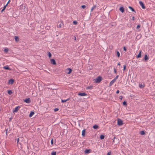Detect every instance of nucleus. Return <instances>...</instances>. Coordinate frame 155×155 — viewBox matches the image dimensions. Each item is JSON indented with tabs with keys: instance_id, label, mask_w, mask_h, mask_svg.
<instances>
[{
	"instance_id": "412c9836",
	"label": "nucleus",
	"mask_w": 155,
	"mask_h": 155,
	"mask_svg": "<svg viewBox=\"0 0 155 155\" xmlns=\"http://www.w3.org/2000/svg\"><path fill=\"white\" fill-rule=\"evenodd\" d=\"M120 10L123 13L124 12V8L123 7H120Z\"/></svg>"
},
{
	"instance_id": "7c9ffc66",
	"label": "nucleus",
	"mask_w": 155,
	"mask_h": 155,
	"mask_svg": "<svg viewBox=\"0 0 155 155\" xmlns=\"http://www.w3.org/2000/svg\"><path fill=\"white\" fill-rule=\"evenodd\" d=\"M139 86L140 88H142L144 87V86L142 84H139Z\"/></svg>"
},
{
	"instance_id": "1a4fd4ad",
	"label": "nucleus",
	"mask_w": 155,
	"mask_h": 155,
	"mask_svg": "<svg viewBox=\"0 0 155 155\" xmlns=\"http://www.w3.org/2000/svg\"><path fill=\"white\" fill-rule=\"evenodd\" d=\"M115 81H116L115 80H114L113 79L110 82L109 84V85L110 86L112 85Z\"/></svg>"
},
{
	"instance_id": "f03ea898",
	"label": "nucleus",
	"mask_w": 155,
	"mask_h": 155,
	"mask_svg": "<svg viewBox=\"0 0 155 155\" xmlns=\"http://www.w3.org/2000/svg\"><path fill=\"white\" fill-rule=\"evenodd\" d=\"M63 25V23L62 21H59L57 24V27L58 28H61V26H62Z\"/></svg>"
},
{
	"instance_id": "ddd939ff",
	"label": "nucleus",
	"mask_w": 155,
	"mask_h": 155,
	"mask_svg": "<svg viewBox=\"0 0 155 155\" xmlns=\"http://www.w3.org/2000/svg\"><path fill=\"white\" fill-rule=\"evenodd\" d=\"M3 68L4 69H5L8 70H11V69L9 68L8 66L7 65L4 66L3 67Z\"/></svg>"
},
{
	"instance_id": "0eeeda50",
	"label": "nucleus",
	"mask_w": 155,
	"mask_h": 155,
	"mask_svg": "<svg viewBox=\"0 0 155 155\" xmlns=\"http://www.w3.org/2000/svg\"><path fill=\"white\" fill-rule=\"evenodd\" d=\"M78 95L81 96H87V94L84 93H78Z\"/></svg>"
},
{
	"instance_id": "4468645a",
	"label": "nucleus",
	"mask_w": 155,
	"mask_h": 155,
	"mask_svg": "<svg viewBox=\"0 0 155 155\" xmlns=\"http://www.w3.org/2000/svg\"><path fill=\"white\" fill-rule=\"evenodd\" d=\"M141 52L142 51H139V53L138 54L137 56V58H140L141 56Z\"/></svg>"
},
{
	"instance_id": "a878e982",
	"label": "nucleus",
	"mask_w": 155,
	"mask_h": 155,
	"mask_svg": "<svg viewBox=\"0 0 155 155\" xmlns=\"http://www.w3.org/2000/svg\"><path fill=\"white\" fill-rule=\"evenodd\" d=\"M129 8L131 10L133 11V12H135V10H134V9L131 7L130 6H129Z\"/></svg>"
},
{
	"instance_id": "72a5a7b5",
	"label": "nucleus",
	"mask_w": 155,
	"mask_h": 155,
	"mask_svg": "<svg viewBox=\"0 0 155 155\" xmlns=\"http://www.w3.org/2000/svg\"><path fill=\"white\" fill-rule=\"evenodd\" d=\"M117 56H118V57H119L120 56V54L118 51H117Z\"/></svg>"
},
{
	"instance_id": "393cba45",
	"label": "nucleus",
	"mask_w": 155,
	"mask_h": 155,
	"mask_svg": "<svg viewBox=\"0 0 155 155\" xmlns=\"http://www.w3.org/2000/svg\"><path fill=\"white\" fill-rule=\"evenodd\" d=\"M8 93L9 94L11 95L12 93V92L11 90H8Z\"/></svg>"
},
{
	"instance_id": "58836bf2",
	"label": "nucleus",
	"mask_w": 155,
	"mask_h": 155,
	"mask_svg": "<svg viewBox=\"0 0 155 155\" xmlns=\"http://www.w3.org/2000/svg\"><path fill=\"white\" fill-rule=\"evenodd\" d=\"M140 28V26L139 25H138L137 27V29H139Z\"/></svg>"
},
{
	"instance_id": "39448f33",
	"label": "nucleus",
	"mask_w": 155,
	"mask_h": 155,
	"mask_svg": "<svg viewBox=\"0 0 155 155\" xmlns=\"http://www.w3.org/2000/svg\"><path fill=\"white\" fill-rule=\"evenodd\" d=\"M50 62L53 65H56V62L55 60L53 59H50Z\"/></svg>"
},
{
	"instance_id": "9b49d317",
	"label": "nucleus",
	"mask_w": 155,
	"mask_h": 155,
	"mask_svg": "<svg viewBox=\"0 0 155 155\" xmlns=\"http://www.w3.org/2000/svg\"><path fill=\"white\" fill-rule=\"evenodd\" d=\"M14 80L13 79H10L9 80V81H8V83L9 84H12L14 83Z\"/></svg>"
},
{
	"instance_id": "37998d69",
	"label": "nucleus",
	"mask_w": 155,
	"mask_h": 155,
	"mask_svg": "<svg viewBox=\"0 0 155 155\" xmlns=\"http://www.w3.org/2000/svg\"><path fill=\"white\" fill-rule=\"evenodd\" d=\"M6 6L5 5V6H4V7H3V9H5H5L6 8Z\"/></svg>"
},
{
	"instance_id": "13d9d810",
	"label": "nucleus",
	"mask_w": 155,
	"mask_h": 155,
	"mask_svg": "<svg viewBox=\"0 0 155 155\" xmlns=\"http://www.w3.org/2000/svg\"><path fill=\"white\" fill-rule=\"evenodd\" d=\"M8 4H7V3L6 4V5H5V6H7V5H8Z\"/></svg>"
},
{
	"instance_id": "f704fd0d",
	"label": "nucleus",
	"mask_w": 155,
	"mask_h": 155,
	"mask_svg": "<svg viewBox=\"0 0 155 155\" xmlns=\"http://www.w3.org/2000/svg\"><path fill=\"white\" fill-rule=\"evenodd\" d=\"M118 77V75H117L114 79L115 80V81H116V80L117 79Z\"/></svg>"
},
{
	"instance_id": "b1692460",
	"label": "nucleus",
	"mask_w": 155,
	"mask_h": 155,
	"mask_svg": "<svg viewBox=\"0 0 155 155\" xmlns=\"http://www.w3.org/2000/svg\"><path fill=\"white\" fill-rule=\"evenodd\" d=\"M123 105L125 106H127V102L124 101L123 103Z\"/></svg>"
},
{
	"instance_id": "7ed1b4c3",
	"label": "nucleus",
	"mask_w": 155,
	"mask_h": 155,
	"mask_svg": "<svg viewBox=\"0 0 155 155\" xmlns=\"http://www.w3.org/2000/svg\"><path fill=\"white\" fill-rule=\"evenodd\" d=\"M117 124L119 126H121L123 124V121L120 119H118Z\"/></svg>"
},
{
	"instance_id": "c9c22d12",
	"label": "nucleus",
	"mask_w": 155,
	"mask_h": 155,
	"mask_svg": "<svg viewBox=\"0 0 155 155\" xmlns=\"http://www.w3.org/2000/svg\"><path fill=\"white\" fill-rule=\"evenodd\" d=\"M126 67V66L125 65H124V68H123V71H124L125 70Z\"/></svg>"
},
{
	"instance_id": "a211bd4d",
	"label": "nucleus",
	"mask_w": 155,
	"mask_h": 155,
	"mask_svg": "<svg viewBox=\"0 0 155 155\" xmlns=\"http://www.w3.org/2000/svg\"><path fill=\"white\" fill-rule=\"evenodd\" d=\"M14 38L16 41H19V39L17 36H15L14 37Z\"/></svg>"
},
{
	"instance_id": "aec40b11",
	"label": "nucleus",
	"mask_w": 155,
	"mask_h": 155,
	"mask_svg": "<svg viewBox=\"0 0 155 155\" xmlns=\"http://www.w3.org/2000/svg\"><path fill=\"white\" fill-rule=\"evenodd\" d=\"M93 128L94 129H97L98 128V126L97 125H95L93 126Z\"/></svg>"
},
{
	"instance_id": "dca6fc26",
	"label": "nucleus",
	"mask_w": 155,
	"mask_h": 155,
	"mask_svg": "<svg viewBox=\"0 0 155 155\" xmlns=\"http://www.w3.org/2000/svg\"><path fill=\"white\" fill-rule=\"evenodd\" d=\"M69 99H70V98H68L66 100H61V102L62 103L66 102L67 101H69Z\"/></svg>"
},
{
	"instance_id": "2f4dec72",
	"label": "nucleus",
	"mask_w": 155,
	"mask_h": 155,
	"mask_svg": "<svg viewBox=\"0 0 155 155\" xmlns=\"http://www.w3.org/2000/svg\"><path fill=\"white\" fill-rule=\"evenodd\" d=\"M54 143V140L53 139H52L51 141V145H53V144Z\"/></svg>"
},
{
	"instance_id": "cd10ccee",
	"label": "nucleus",
	"mask_w": 155,
	"mask_h": 155,
	"mask_svg": "<svg viewBox=\"0 0 155 155\" xmlns=\"http://www.w3.org/2000/svg\"><path fill=\"white\" fill-rule=\"evenodd\" d=\"M56 152L53 151L51 153V155H56Z\"/></svg>"
},
{
	"instance_id": "2eb2a0df",
	"label": "nucleus",
	"mask_w": 155,
	"mask_h": 155,
	"mask_svg": "<svg viewBox=\"0 0 155 155\" xmlns=\"http://www.w3.org/2000/svg\"><path fill=\"white\" fill-rule=\"evenodd\" d=\"M34 112L31 111L29 114V117H31L34 114Z\"/></svg>"
},
{
	"instance_id": "9d476101",
	"label": "nucleus",
	"mask_w": 155,
	"mask_h": 155,
	"mask_svg": "<svg viewBox=\"0 0 155 155\" xmlns=\"http://www.w3.org/2000/svg\"><path fill=\"white\" fill-rule=\"evenodd\" d=\"M66 70L68 71L67 72V73L68 74H70L71 73V71H72L71 69L70 68H68Z\"/></svg>"
},
{
	"instance_id": "49530a36",
	"label": "nucleus",
	"mask_w": 155,
	"mask_h": 155,
	"mask_svg": "<svg viewBox=\"0 0 155 155\" xmlns=\"http://www.w3.org/2000/svg\"><path fill=\"white\" fill-rule=\"evenodd\" d=\"M5 10V9H2V10L1 11V12H3V11Z\"/></svg>"
},
{
	"instance_id": "79ce46f5",
	"label": "nucleus",
	"mask_w": 155,
	"mask_h": 155,
	"mask_svg": "<svg viewBox=\"0 0 155 155\" xmlns=\"http://www.w3.org/2000/svg\"><path fill=\"white\" fill-rule=\"evenodd\" d=\"M134 19H135V18H134V17L133 16L132 17V20H134Z\"/></svg>"
},
{
	"instance_id": "6e6552de",
	"label": "nucleus",
	"mask_w": 155,
	"mask_h": 155,
	"mask_svg": "<svg viewBox=\"0 0 155 155\" xmlns=\"http://www.w3.org/2000/svg\"><path fill=\"white\" fill-rule=\"evenodd\" d=\"M24 101L25 103L29 104L30 103L31 101H30V98H28L26 99L25 100H24Z\"/></svg>"
},
{
	"instance_id": "423d86ee",
	"label": "nucleus",
	"mask_w": 155,
	"mask_h": 155,
	"mask_svg": "<svg viewBox=\"0 0 155 155\" xmlns=\"http://www.w3.org/2000/svg\"><path fill=\"white\" fill-rule=\"evenodd\" d=\"M139 3L140 5L141 6L142 8L144 9L145 8V7L144 6V5L142 1H140L139 2Z\"/></svg>"
},
{
	"instance_id": "4d7b16f0",
	"label": "nucleus",
	"mask_w": 155,
	"mask_h": 155,
	"mask_svg": "<svg viewBox=\"0 0 155 155\" xmlns=\"http://www.w3.org/2000/svg\"><path fill=\"white\" fill-rule=\"evenodd\" d=\"M9 1H10V0H9L8 1V2L7 3V4H8V3H9Z\"/></svg>"
},
{
	"instance_id": "4be33fe9",
	"label": "nucleus",
	"mask_w": 155,
	"mask_h": 155,
	"mask_svg": "<svg viewBox=\"0 0 155 155\" xmlns=\"http://www.w3.org/2000/svg\"><path fill=\"white\" fill-rule=\"evenodd\" d=\"M140 133L141 135H144L145 134V133L144 130H142L140 131Z\"/></svg>"
},
{
	"instance_id": "c85d7f7f",
	"label": "nucleus",
	"mask_w": 155,
	"mask_h": 155,
	"mask_svg": "<svg viewBox=\"0 0 155 155\" xmlns=\"http://www.w3.org/2000/svg\"><path fill=\"white\" fill-rule=\"evenodd\" d=\"M48 56L49 57L51 58V54L49 52H48Z\"/></svg>"
},
{
	"instance_id": "4c0bfd02",
	"label": "nucleus",
	"mask_w": 155,
	"mask_h": 155,
	"mask_svg": "<svg viewBox=\"0 0 155 155\" xmlns=\"http://www.w3.org/2000/svg\"><path fill=\"white\" fill-rule=\"evenodd\" d=\"M8 50L7 49H5L4 50V51L5 52H8Z\"/></svg>"
},
{
	"instance_id": "a18cd8bd",
	"label": "nucleus",
	"mask_w": 155,
	"mask_h": 155,
	"mask_svg": "<svg viewBox=\"0 0 155 155\" xmlns=\"http://www.w3.org/2000/svg\"><path fill=\"white\" fill-rule=\"evenodd\" d=\"M8 130V129H7L6 130V135L7 134V132Z\"/></svg>"
},
{
	"instance_id": "c756f323",
	"label": "nucleus",
	"mask_w": 155,
	"mask_h": 155,
	"mask_svg": "<svg viewBox=\"0 0 155 155\" xmlns=\"http://www.w3.org/2000/svg\"><path fill=\"white\" fill-rule=\"evenodd\" d=\"M73 23L75 25H76L77 24L78 22H77L76 21H74L73 22Z\"/></svg>"
},
{
	"instance_id": "8fccbe9b",
	"label": "nucleus",
	"mask_w": 155,
	"mask_h": 155,
	"mask_svg": "<svg viewBox=\"0 0 155 155\" xmlns=\"http://www.w3.org/2000/svg\"><path fill=\"white\" fill-rule=\"evenodd\" d=\"M12 119V118H9V121H11Z\"/></svg>"
},
{
	"instance_id": "603ef678",
	"label": "nucleus",
	"mask_w": 155,
	"mask_h": 155,
	"mask_svg": "<svg viewBox=\"0 0 155 155\" xmlns=\"http://www.w3.org/2000/svg\"><path fill=\"white\" fill-rule=\"evenodd\" d=\"M115 139H117V138L114 137L113 139L115 140Z\"/></svg>"
},
{
	"instance_id": "f3484780",
	"label": "nucleus",
	"mask_w": 155,
	"mask_h": 155,
	"mask_svg": "<svg viewBox=\"0 0 155 155\" xmlns=\"http://www.w3.org/2000/svg\"><path fill=\"white\" fill-rule=\"evenodd\" d=\"M84 152L85 153H88L90 152V150L89 149H86L84 151Z\"/></svg>"
},
{
	"instance_id": "e433bc0d",
	"label": "nucleus",
	"mask_w": 155,
	"mask_h": 155,
	"mask_svg": "<svg viewBox=\"0 0 155 155\" xmlns=\"http://www.w3.org/2000/svg\"><path fill=\"white\" fill-rule=\"evenodd\" d=\"M81 7L83 8L84 9V8H85L86 7V6L85 5H83L81 6Z\"/></svg>"
},
{
	"instance_id": "bb28decb",
	"label": "nucleus",
	"mask_w": 155,
	"mask_h": 155,
	"mask_svg": "<svg viewBox=\"0 0 155 155\" xmlns=\"http://www.w3.org/2000/svg\"><path fill=\"white\" fill-rule=\"evenodd\" d=\"M144 59L145 60H147L148 59V57L147 55H145L144 57Z\"/></svg>"
},
{
	"instance_id": "f8f14e48",
	"label": "nucleus",
	"mask_w": 155,
	"mask_h": 155,
	"mask_svg": "<svg viewBox=\"0 0 155 155\" xmlns=\"http://www.w3.org/2000/svg\"><path fill=\"white\" fill-rule=\"evenodd\" d=\"M85 133H86V130L84 129L82 131V135L84 137L85 135Z\"/></svg>"
},
{
	"instance_id": "864d4df0",
	"label": "nucleus",
	"mask_w": 155,
	"mask_h": 155,
	"mask_svg": "<svg viewBox=\"0 0 155 155\" xmlns=\"http://www.w3.org/2000/svg\"><path fill=\"white\" fill-rule=\"evenodd\" d=\"M123 98V97H119L120 99L121 100Z\"/></svg>"
},
{
	"instance_id": "a19ab883",
	"label": "nucleus",
	"mask_w": 155,
	"mask_h": 155,
	"mask_svg": "<svg viewBox=\"0 0 155 155\" xmlns=\"http://www.w3.org/2000/svg\"><path fill=\"white\" fill-rule=\"evenodd\" d=\"M123 49L125 51H126V48L125 47H124L123 48Z\"/></svg>"
},
{
	"instance_id": "c03bdc74",
	"label": "nucleus",
	"mask_w": 155,
	"mask_h": 155,
	"mask_svg": "<svg viewBox=\"0 0 155 155\" xmlns=\"http://www.w3.org/2000/svg\"><path fill=\"white\" fill-rule=\"evenodd\" d=\"M116 93L117 94H118L119 93V90H117L116 91Z\"/></svg>"
},
{
	"instance_id": "473e14b6",
	"label": "nucleus",
	"mask_w": 155,
	"mask_h": 155,
	"mask_svg": "<svg viewBox=\"0 0 155 155\" xmlns=\"http://www.w3.org/2000/svg\"><path fill=\"white\" fill-rule=\"evenodd\" d=\"M59 110V109L58 108H55L54 109V112H56Z\"/></svg>"
},
{
	"instance_id": "5701e85b",
	"label": "nucleus",
	"mask_w": 155,
	"mask_h": 155,
	"mask_svg": "<svg viewBox=\"0 0 155 155\" xmlns=\"http://www.w3.org/2000/svg\"><path fill=\"white\" fill-rule=\"evenodd\" d=\"M104 136L103 135H101L100 136V138L101 140L104 139Z\"/></svg>"
},
{
	"instance_id": "5fc2aeb1",
	"label": "nucleus",
	"mask_w": 155,
	"mask_h": 155,
	"mask_svg": "<svg viewBox=\"0 0 155 155\" xmlns=\"http://www.w3.org/2000/svg\"><path fill=\"white\" fill-rule=\"evenodd\" d=\"M120 63L119 62V63H118V64L117 65H120Z\"/></svg>"
},
{
	"instance_id": "20e7f679",
	"label": "nucleus",
	"mask_w": 155,
	"mask_h": 155,
	"mask_svg": "<svg viewBox=\"0 0 155 155\" xmlns=\"http://www.w3.org/2000/svg\"><path fill=\"white\" fill-rule=\"evenodd\" d=\"M101 81V77H98L97 78L95 79V81L96 83H99Z\"/></svg>"
},
{
	"instance_id": "3c124183",
	"label": "nucleus",
	"mask_w": 155,
	"mask_h": 155,
	"mask_svg": "<svg viewBox=\"0 0 155 155\" xmlns=\"http://www.w3.org/2000/svg\"><path fill=\"white\" fill-rule=\"evenodd\" d=\"M74 40H76V38L75 36L74 37Z\"/></svg>"
},
{
	"instance_id": "6ab92c4d",
	"label": "nucleus",
	"mask_w": 155,
	"mask_h": 155,
	"mask_svg": "<svg viewBox=\"0 0 155 155\" xmlns=\"http://www.w3.org/2000/svg\"><path fill=\"white\" fill-rule=\"evenodd\" d=\"M96 5H94L92 7L91 9V12H92L93 10L96 8Z\"/></svg>"
},
{
	"instance_id": "bf43d9fd",
	"label": "nucleus",
	"mask_w": 155,
	"mask_h": 155,
	"mask_svg": "<svg viewBox=\"0 0 155 155\" xmlns=\"http://www.w3.org/2000/svg\"><path fill=\"white\" fill-rule=\"evenodd\" d=\"M2 155H5V154H3Z\"/></svg>"
},
{
	"instance_id": "de8ad7c7",
	"label": "nucleus",
	"mask_w": 155,
	"mask_h": 155,
	"mask_svg": "<svg viewBox=\"0 0 155 155\" xmlns=\"http://www.w3.org/2000/svg\"><path fill=\"white\" fill-rule=\"evenodd\" d=\"M19 138H18L17 139V142H18V143L19 142Z\"/></svg>"
},
{
	"instance_id": "09e8293b",
	"label": "nucleus",
	"mask_w": 155,
	"mask_h": 155,
	"mask_svg": "<svg viewBox=\"0 0 155 155\" xmlns=\"http://www.w3.org/2000/svg\"><path fill=\"white\" fill-rule=\"evenodd\" d=\"M114 72L115 73H116V71L115 70V69L114 68Z\"/></svg>"
},
{
	"instance_id": "6e6d98bb",
	"label": "nucleus",
	"mask_w": 155,
	"mask_h": 155,
	"mask_svg": "<svg viewBox=\"0 0 155 155\" xmlns=\"http://www.w3.org/2000/svg\"><path fill=\"white\" fill-rule=\"evenodd\" d=\"M113 142L114 143V140L113 139Z\"/></svg>"
},
{
	"instance_id": "f257e3e1",
	"label": "nucleus",
	"mask_w": 155,
	"mask_h": 155,
	"mask_svg": "<svg viewBox=\"0 0 155 155\" xmlns=\"http://www.w3.org/2000/svg\"><path fill=\"white\" fill-rule=\"evenodd\" d=\"M21 106H18L15 107L14 109L13 110V112L14 113L17 112L20 109Z\"/></svg>"
},
{
	"instance_id": "ea45409f",
	"label": "nucleus",
	"mask_w": 155,
	"mask_h": 155,
	"mask_svg": "<svg viewBox=\"0 0 155 155\" xmlns=\"http://www.w3.org/2000/svg\"><path fill=\"white\" fill-rule=\"evenodd\" d=\"M111 152L110 151L108 152V153H107V155H111Z\"/></svg>"
}]
</instances>
